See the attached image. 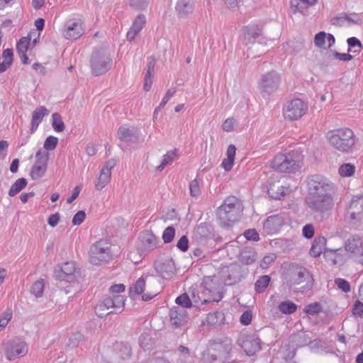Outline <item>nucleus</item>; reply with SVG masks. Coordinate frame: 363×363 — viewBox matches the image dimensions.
Instances as JSON below:
<instances>
[{
  "label": "nucleus",
  "mask_w": 363,
  "mask_h": 363,
  "mask_svg": "<svg viewBox=\"0 0 363 363\" xmlns=\"http://www.w3.org/2000/svg\"><path fill=\"white\" fill-rule=\"evenodd\" d=\"M190 298L191 301L192 306H198L200 303L203 304L207 302L206 299L201 300L200 298L198 291H196L194 289L190 290Z\"/></svg>",
  "instance_id": "13d9d810"
},
{
  "label": "nucleus",
  "mask_w": 363,
  "mask_h": 363,
  "mask_svg": "<svg viewBox=\"0 0 363 363\" xmlns=\"http://www.w3.org/2000/svg\"><path fill=\"white\" fill-rule=\"evenodd\" d=\"M241 346L248 356L253 355L261 349L258 338H247L242 342Z\"/></svg>",
  "instance_id": "7c9ffc66"
},
{
  "label": "nucleus",
  "mask_w": 363,
  "mask_h": 363,
  "mask_svg": "<svg viewBox=\"0 0 363 363\" xmlns=\"http://www.w3.org/2000/svg\"><path fill=\"white\" fill-rule=\"evenodd\" d=\"M327 33L324 31H320L317 33L314 37V44L317 48H325Z\"/></svg>",
  "instance_id": "8fccbe9b"
},
{
  "label": "nucleus",
  "mask_w": 363,
  "mask_h": 363,
  "mask_svg": "<svg viewBox=\"0 0 363 363\" xmlns=\"http://www.w3.org/2000/svg\"><path fill=\"white\" fill-rule=\"evenodd\" d=\"M48 167H32L30 172L31 178L34 180L42 178L47 170Z\"/></svg>",
  "instance_id": "de8ad7c7"
},
{
  "label": "nucleus",
  "mask_w": 363,
  "mask_h": 363,
  "mask_svg": "<svg viewBox=\"0 0 363 363\" xmlns=\"http://www.w3.org/2000/svg\"><path fill=\"white\" fill-rule=\"evenodd\" d=\"M119 355L120 357L123 359H128L131 355V347L128 344H121L120 348H119Z\"/></svg>",
  "instance_id": "bf43d9fd"
},
{
  "label": "nucleus",
  "mask_w": 363,
  "mask_h": 363,
  "mask_svg": "<svg viewBox=\"0 0 363 363\" xmlns=\"http://www.w3.org/2000/svg\"><path fill=\"white\" fill-rule=\"evenodd\" d=\"M117 135L123 142L135 143L138 140L139 133L135 127L123 125L119 128Z\"/></svg>",
  "instance_id": "4be33fe9"
},
{
  "label": "nucleus",
  "mask_w": 363,
  "mask_h": 363,
  "mask_svg": "<svg viewBox=\"0 0 363 363\" xmlns=\"http://www.w3.org/2000/svg\"><path fill=\"white\" fill-rule=\"evenodd\" d=\"M75 270V263L67 262L55 269L54 277L60 281L74 283L76 281Z\"/></svg>",
  "instance_id": "4468645a"
},
{
  "label": "nucleus",
  "mask_w": 363,
  "mask_h": 363,
  "mask_svg": "<svg viewBox=\"0 0 363 363\" xmlns=\"http://www.w3.org/2000/svg\"><path fill=\"white\" fill-rule=\"evenodd\" d=\"M84 337L83 334L79 332H76L69 337L67 345L71 348L77 347L79 342L84 340Z\"/></svg>",
  "instance_id": "09e8293b"
},
{
  "label": "nucleus",
  "mask_w": 363,
  "mask_h": 363,
  "mask_svg": "<svg viewBox=\"0 0 363 363\" xmlns=\"http://www.w3.org/2000/svg\"><path fill=\"white\" fill-rule=\"evenodd\" d=\"M257 259V252L252 247H246L242 250L239 260L243 264L249 265Z\"/></svg>",
  "instance_id": "2f4dec72"
},
{
  "label": "nucleus",
  "mask_w": 363,
  "mask_h": 363,
  "mask_svg": "<svg viewBox=\"0 0 363 363\" xmlns=\"http://www.w3.org/2000/svg\"><path fill=\"white\" fill-rule=\"evenodd\" d=\"M146 23L145 16L143 14H139L133 23V25L128 32L127 33V38L128 40L132 41L135 39V36L143 29Z\"/></svg>",
  "instance_id": "393cba45"
},
{
  "label": "nucleus",
  "mask_w": 363,
  "mask_h": 363,
  "mask_svg": "<svg viewBox=\"0 0 363 363\" xmlns=\"http://www.w3.org/2000/svg\"><path fill=\"white\" fill-rule=\"evenodd\" d=\"M171 324L175 328L184 325L187 321V312L180 306H174L169 311Z\"/></svg>",
  "instance_id": "412c9836"
},
{
  "label": "nucleus",
  "mask_w": 363,
  "mask_h": 363,
  "mask_svg": "<svg viewBox=\"0 0 363 363\" xmlns=\"http://www.w3.org/2000/svg\"><path fill=\"white\" fill-rule=\"evenodd\" d=\"M175 235V229L172 226L167 227L163 232L162 240L164 243L171 242Z\"/></svg>",
  "instance_id": "603ef678"
},
{
  "label": "nucleus",
  "mask_w": 363,
  "mask_h": 363,
  "mask_svg": "<svg viewBox=\"0 0 363 363\" xmlns=\"http://www.w3.org/2000/svg\"><path fill=\"white\" fill-rule=\"evenodd\" d=\"M238 121L234 118H227L222 125V128L225 132H231L234 130Z\"/></svg>",
  "instance_id": "6e6d98bb"
},
{
  "label": "nucleus",
  "mask_w": 363,
  "mask_h": 363,
  "mask_svg": "<svg viewBox=\"0 0 363 363\" xmlns=\"http://www.w3.org/2000/svg\"><path fill=\"white\" fill-rule=\"evenodd\" d=\"M303 235L307 238H312L314 235V227L312 224H306L303 228Z\"/></svg>",
  "instance_id": "774afa93"
},
{
  "label": "nucleus",
  "mask_w": 363,
  "mask_h": 363,
  "mask_svg": "<svg viewBox=\"0 0 363 363\" xmlns=\"http://www.w3.org/2000/svg\"><path fill=\"white\" fill-rule=\"evenodd\" d=\"M334 184L320 175H313L308 182L306 196H334Z\"/></svg>",
  "instance_id": "423d86ee"
},
{
  "label": "nucleus",
  "mask_w": 363,
  "mask_h": 363,
  "mask_svg": "<svg viewBox=\"0 0 363 363\" xmlns=\"http://www.w3.org/2000/svg\"><path fill=\"white\" fill-rule=\"evenodd\" d=\"M324 256L328 261L331 262L333 265L338 266H342L350 259L345 248L327 250L324 252Z\"/></svg>",
  "instance_id": "a211bd4d"
},
{
  "label": "nucleus",
  "mask_w": 363,
  "mask_h": 363,
  "mask_svg": "<svg viewBox=\"0 0 363 363\" xmlns=\"http://www.w3.org/2000/svg\"><path fill=\"white\" fill-rule=\"evenodd\" d=\"M45 282L43 279H40L33 283L30 291L36 298H39L43 296Z\"/></svg>",
  "instance_id": "37998d69"
},
{
  "label": "nucleus",
  "mask_w": 363,
  "mask_h": 363,
  "mask_svg": "<svg viewBox=\"0 0 363 363\" xmlns=\"http://www.w3.org/2000/svg\"><path fill=\"white\" fill-rule=\"evenodd\" d=\"M125 298L119 294L104 298L95 307V313L99 318H104L111 313H121L125 306Z\"/></svg>",
  "instance_id": "0eeeda50"
},
{
  "label": "nucleus",
  "mask_w": 363,
  "mask_h": 363,
  "mask_svg": "<svg viewBox=\"0 0 363 363\" xmlns=\"http://www.w3.org/2000/svg\"><path fill=\"white\" fill-rule=\"evenodd\" d=\"M157 273L164 279H170L176 272L174 262L171 258H164L155 262Z\"/></svg>",
  "instance_id": "dca6fc26"
},
{
  "label": "nucleus",
  "mask_w": 363,
  "mask_h": 363,
  "mask_svg": "<svg viewBox=\"0 0 363 363\" xmlns=\"http://www.w3.org/2000/svg\"><path fill=\"white\" fill-rule=\"evenodd\" d=\"M244 236L247 240L257 241L259 239V234L255 229H249L245 231Z\"/></svg>",
  "instance_id": "338daca9"
},
{
  "label": "nucleus",
  "mask_w": 363,
  "mask_h": 363,
  "mask_svg": "<svg viewBox=\"0 0 363 363\" xmlns=\"http://www.w3.org/2000/svg\"><path fill=\"white\" fill-rule=\"evenodd\" d=\"M175 301L178 305L177 306H180L184 309L186 308H191L192 306L190 296L186 294H183L178 296Z\"/></svg>",
  "instance_id": "49530a36"
},
{
  "label": "nucleus",
  "mask_w": 363,
  "mask_h": 363,
  "mask_svg": "<svg viewBox=\"0 0 363 363\" xmlns=\"http://www.w3.org/2000/svg\"><path fill=\"white\" fill-rule=\"evenodd\" d=\"M83 33L84 28L80 21L70 20L65 23L63 32L65 38L76 40L81 37Z\"/></svg>",
  "instance_id": "aec40b11"
},
{
  "label": "nucleus",
  "mask_w": 363,
  "mask_h": 363,
  "mask_svg": "<svg viewBox=\"0 0 363 363\" xmlns=\"http://www.w3.org/2000/svg\"><path fill=\"white\" fill-rule=\"evenodd\" d=\"M128 1L129 5L136 10L145 9L149 4V0H128Z\"/></svg>",
  "instance_id": "5fc2aeb1"
},
{
  "label": "nucleus",
  "mask_w": 363,
  "mask_h": 363,
  "mask_svg": "<svg viewBox=\"0 0 363 363\" xmlns=\"http://www.w3.org/2000/svg\"><path fill=\"white\" fill-rule=\"evenodd\" d=\"M327 138L333 148L344 153L350 152L355 145V135L353 131L347 128L328 132Z\"/></svg>",
  "instance_id": "7ed1b4c3"
},
{
  "label": "nucleus",
  "mask_w": 363,
  "mask_h": 363,
  "mask_svg": "<svg viewBox=\"0 0 363 363\" xmlns=\"http://www.w3.org/2000/svg\"><path fill=\"white\" fill-rule=\"evenodd\" d=\"M177 149L168 151L164 156L161 164L157 167L158 171H162L167 164H171L177 157Z\"/></svg>",
  "instance_id": "4c0bfd02"
},
{
  "label": "nucleus",
  "mask_w": 363,
  "mask_h": 363,
  "mask_svg": "<svg viewBox=\"0 0 363 363\" xmlns=\"http://www.w3.org/2000/svg\"><path fill=\"white\" fill-rule=\"evenodd\" d=\"M194 7L193 0H178L175 9L179 17L184 18L192 13Z\"/></svg>",
  "instance_id": "bb28decb"
},
{
  "label": "nucleus",
  "mask_w": 363,
  "mask_h": 363,
  "mask_svg": "<svg viewBox=\"0 0 363 363\" xmlns=\"http://www.w3.org/2000/svg\"><path fill=\"white\" fill-rule=\"evenodd\" d=\"M267 192L272 199H281V197L289 192V189L281 184L279 182H277L269 184Z\"/></svg>",
  "instance_id": "c85d7f7f"
},
{
  "label": "nucleus",
  "mask_w": 363,
  "mask_h": 363,
  "mask_svg": "<svg viewBox=\"0 0 363 363\" xmlns=\"http://www.w3.org/2000/svg\"><path fill=\"white\" fill-rule=\"evenodd\" d=\"M291 9L294 13L296 12L303 13L306 6L303 5L301 0H294L291 2Z\"/></svg>",
  "instance_id": "0e129e2a"
},
{
  "label": "nucleus",
  "mask_w": 363,
  "mask_h": 363,
  "mask_svg": "<svg viewBox=\"0 0 363 363\" xmlns=\"http://www.w3.org/2000/svg\"><path fill=\"white\" fill-rule=\"evenodd\" d=\"M36 161L33 167H48L49 153L39 150L35 154Z\"/></svg>",
  "instance_id": "58836bf2"
},
{
  "label": "nucleus",
  "mask_w": 363,
  "mask_h": 363,
  "mask_svg": "<svg viewBox=\"0 0 363 363\" xmlns=\"http://www.w3.org/2000/svg\"><path fill=\"white\" fill-rule=\"evenodd\" d=\"M296 305L291 301L281 302L279 306V311L285 314H291L296 311Z\"/></svg>",
  "instance_id": "c03bdc74"
},
{
  "label": "nucleus",
  "mask_w": 363,
  "mask_h": 363,
  "mask_svg": "<svg viewBox=\"0 0 363 363\" xmlns=\"http://www.w3.org/2000/svg\"><path fill=\"white\" fill-rule=\"evenodd\" d=\"M145 287V281L143 277L139 278L129 289V294L131 297L140 295L144 291Z\"/></svg>",
  "instance_id": "f704fd0d"
},
{
  "label": "nucleus",
  "mask_w": 363,
  "mask_h": 363,
  "mask_svg": "<svg viewBox=\"0 0 363 363\" xmlns=\"http://www.w3.org/2000/svg\"><path fill=\"white\" fill-rule=\"evenodd\" d=\"M175 93H176V89L175 88L169 89L167 91V93L164 95V96L163 97V99H162L161 103L160 104L159 106H157L156 108V111H160L165 106V104L168 102V101L170 99V98L174 95Z\"/></svg>",
  "instance_id": "052dcab7"
},
{
  "label": "nucleus",
  "mask_w": 363,
  "mask_h": 363,
  "mask_svg": "<svg viewBox=\"0 0 363 363\" xmlns=\"http://www.w3.org/2000/svg\"><path fill=\"white\" fill-rule=\"evenodd\" d=\"M139 239L144 250H152L157 247V238L151 231L141 233Z\"/></svg>",
  "instance_id": "5701e85b"
},
{
  "label": "nucleus",
  "mask_w": 363,
  "mask_h": 363,
  "mask_svg": "<svg viewBox=\"0 0 363 363\" xmlns=\"http://www.w3.org/2000/svg\"><path fill=\"white\" fill-rule=\"evenodd\" d=\"M308 105L301 99H295L289 102L284 108V116L290 121L301 118L306 112Z\"/></svg>",
  "instance_id": "f8f14e48"
},
{
  "label": "nucleus",
  "mask_w": 363,
  "mask_h": 363,
  "mask_svg": "<svg viewBox=\"0 0 363 363\" xmlns=\"http://www.w3.org/2000/svg\"><path fill=\"white\" fill-rule=\"evenodd\" d=\"M57 143V138L50 135L46 138L43 147L46 150H53L56 147Z\"/></svg>",
  "instance_id": "4d7b16f0"
},
{
  "label": "nucleus",
  "mask_w": 363,
  "mask_h": 363,
  "mask_svg": "<svg viewBox=\"0 0 363 363\" xmlns=\"http://www.w3.org/2000/svg\"><path fill=\"white\" fill-rule=\"evenodd\" d=\"M285 280L290 288L301 292L312 289L314 279L311 272L304 267L298 264H290L285 272Z\"/></svg>",
  "instance_id": "f257e3e1"
},
{
  "label": "nucleus",
  "mask_w": 363,
  "mask_h": 363,
  "mask_svg": "<svg viewBox=\"0 0 363 363\" xmlns=\"http://www.w3.org/2000/svg\"><path fill=\"white\" fill-rule=\"evenodd\" d=\"M38 35L37 38H35L33 41V45L35 46L37 43L38 39L40 36V33H37L36 31L30 33L28 36L23 37L21 40L17 43L16 50L21 57V60L23 64H28L29 60L28 57L26 55V52L29 48L30 40L32 39L33 35Z\"/></svg>",
  "instance_id": "f3484780"
},
{
  "label": "nucleus",
  "mask_w": 363,
  "mask_h": 363,
  "mask_svg": "<svg viewBox=\"0 0 363 363\" xmlns=\"http://www.w3.org/2000/svg\"><path fill=\"white\" fill-rule=\"evenodd\" d=\"M304 311L306 313L314 315L319 313L322 311V306L319 303L315 302L308 305Z\"/></svg>",
  "instance_id": "864d4df0"
},
{
  "label": "nucleus",
  "mask_w": 363,
  "mask_h": 363,
  "mask_svg": "<svg viewBox=\"0 0 363 363\" xmlns=\"http://www.w3.org/2000/svg\"><path fill=\"white\" fill-rule=\"evenodd\" d=\"M305 203L314 213L323 214L330 211L334 206V196H306Z\"/></svg>",
  "instance_id": "1a4fd4ad"
},
{
  "label": "nucleus",
  "mask_w": 363,
  "mask_h": 363,
  "mask_svg": "<svg viewBox=\"0 0 363 363\" xmlns=\"http://www.w3.org/2000/svg\"><path fill=\"white\" fill-rule=\"evenodd\" d=\"M50 113V111L43 106L36 108L32 113L30 132L33 133L38 128L43 118Z\"/></svg>",
  "instance_id": "b1692460"
},
{
  "label": "nucleus",
  "mask_w": 363,
  "mask_h": 363,
  "mask_svg": "<svg viewBox=\"0 0 363 363\" xmlns=\"http://www.w3.org/2000/svg\"><path fill=\"white\" fill-rule=\"evenodd\" d=\"M270 281V277L267 275H263L259 277L255 284V289L257 293H262L268 286Z\"/></svg>",
  "instance_id": "ea45409f"
},
{
  "label": "nucleus",
  "mask_w": 363,
  "mask_h": 363,
  "mask_svg": "<svg viewBox=\"0 0 363 363\" xmlns=\"http://www.w3.org/2000/svg\"><path fill=\"white\" fill-rule=\"evenodd\" d=\"M349 49L348 52H352L354 53H359L362 49V45L361 42L355 37L349 38L347 40Z\"/></svg>",
  "instance_id": "79ce46f5"
},
{
  "label": "nucleus",
  "mask_w": 363,
  "mask_h": 363,
  "mask_svg": "<svg viewBox=\"0 0 363 363\" xmlns=\"http://www.w3.org/2000/svg\"><path fill=\"white\" fill-rule=\"evenodd\" d=\"M89 262L93 265H102L112 259L111 244L106 240H99L89 249Z\"/></svg>",
  "instance_id": "6e6552de"
},
{
  "label": "nucleus",
  "mask_w": 363,
  "mask_h": 363,
  "mask_svg": "<svg viewBox=\"0 0 363 363\" xmlns=\"http://www.w3.org/2000/svg\"><path fill=\"white\" fill-rule=\"evenodd\" d=\"M326 239L324 237H317L314 239L310 250V254L314 257H319L323 252L326 251Z\"/></svg>",
  "instance_id": "c756f323"
},
{
  "label": "nucleus",
  "mask_w": 363,
  "mask_h": 363,
  "mask_svg": "<svg viewBox=\"0 0 363 363\" xmlns=\"http://www.w3.org/2000/svg\"><path fill=\"white\" fill-rule=\"evenodd\" d=\"M285 217L283 214H276L269 216L263 223V228L268 234L277 233L285 223Z\"/></svg>",
  "instance_id": "6ab92c4d"
},
{
  "label": "nucleus",
  "mask_w": 363,
  "mask_h": 363,
  "mask_svg": "<svg viewBox=\"0 0 363 363\" xmlns=\"http://www.w3.org/2000/svg\"><path fill=\"white\" fill-rule=\"evenodd\" d=\"M86 218V213L84 211H79L72 218V224L74 225H79L82 223Z\"/></svg>",
  "instance_id": "69168bd1"
},
{
  "label": "nucleus",
  "mask_w": 363,
  "mask_h": 363,
  "mask_svg": "<svg viewBox=\"0 0 363 363\" xmlns=\"http://www.w3.org/2000/svg\"><path fill=\"white\" fill-rule=\"evenodd\" d=\"M346 218L353 224L363 220V194L352 198L347 210Z\"/></svg>",
  "instance_id": "ddd939ff"
},
{
  "label": "nucleus",
  "mask_w": 363,
  "mask_h": 363,
  "mask_svg": "<svg viewBox=\"0 0 363 363\" xmlns=\"http://www.w3.org/2000/svg\"><path fill=\"white\" fill-rule=\"evenodd\" d=\"M213 228L207 223L199 224L195 230V235L199 238H208L213 235Z\"/></svg>",
  "instance_id": "72a5a7b5"
},
{
  "label": "nucleus",
  "mask_w": 363,
  "mask_h": 363,
  "mask_svg": "<svg viewBox=\"0 0 363 363\" xmlns=\"http://www.w3.org/2000/svg\"><path fill=\"white\" fill-rule=\"evenodd\" d=\"M360 21V18L357 13L348 14L346 13H342L338 16L333 17L331 19V23L334 26H342L345 24V23H357Z\"/></svg>",
  "instance_id": "a878e982"
},
{
  "label": "nucleus",
  "mask_w": 363,
  "mask_h": 363,
  "mask_svg": "<svg viewBox=\"0 0 363 363\" xmlns=\"http://www.w3.org/2000/svg\"><path fill=\"white\" fill-rule=\"evenodd\" d=\"M350 258L354 262L363 265V245L358 236L350 237L344 244Z\"/></svg>",
  "instance_id": "9d476101"
},
{
  "label": "nucleus",
  "mask_w": 363,
  "mask_h": 363,
  "mask_svg": "<svg viewBox=\"0 0 363 363\" xmlns=\"http://www.w3.org/2000/svg\"><path fill=\"white\" fill-rule=\"evenodd\" d=\"M28 352V347L24 342L18 340H10L7 342L6 354L9 360L25 356Z\"/></svg>",
  "instance_id": "2eb2a0df"
},
{
  "label": "nucleus",
  "mask_w": 363,
  "mask_h": 363,
  "mask_svg": "<svg viewBox=\"0 0 363 363\" xmlns=\"http://www.w3.org/2000/svg\"><path fill=\"white\" fill-rule=\"evenodd\" d=\"M236 152V147L234 145H230L228 147L227 149V158L224 159L222 162L221 166L223 167V169L228 172L231 170L233 164H234V160Z\"/></svg>",
  "instance_id": "473e14b6"
},
{
  "label": "nucleus",
  "mask_w": 363,
  "mask_h": 363,
  "mask_svg": "<svg viewBox=\"0 0 363 363\" xmlns=\"http://www.w3.org/2000/svg\"><path fill=\"white\" fill-rule=\"evenodd\" d=\"M335 283L342 291L347 293L350 291V285L345 279L338 278L335 280Z\"/></svg>",
  "instance_id": "e2e57ef3"
},
{
  "label": "nucleus",
  "mask_w": 363,
  "mask_h": 363,
  "mask_svg": "<svg viewBox=\"0 0 363 363\" xmlns=\"http://www.w3.org/2000/svg\"><path fill=\"white\" fill-rule=\"evenodd\" d=\"M302 155L298 151H291L286 155H277L271 162V167L280 172H293L301 167Z\"/></svg>",
  "instance_id": "39448f33"
},
{
  "label": "nucleus",
  "mask_w": 363,
  "mask_h": 363,
  "mask_svg": "<svg viewBox=\"0 0 363 363\" xmlns=\"http://www.w3.org/2000/svg\"><path fill=\"white\" fill-rule=\"evenodd\" d=\"M28 182L25 178L17 179L11 186L9 191L10 196H14L27 186Z\"/></svg>",
  "instance_id": "e433bc0d"
},
{
  "label": "nucleus",
  "mask_w": 363,
  "mask_h": 363,
  "mask_svg": "<svg viewBox=\"0 0 363 363\" xmlns=\"http://www.w3.org/2000/svg\"><path fill=\"white\" fill-rule=\"evenodd\" d=\"M52 125L56 132H62L65 128L64 122L61 116L58 113H54L52 115Z\"/></svg>",
  "instance_id": "a19ab883"
},
{
  "label": "nucleus",
  "mask_w": 363,
  "mask_h": 363,
  "mask_svg": "<svg viewBox=\"0 0 363 363\" xmlns=\"http://www.w3.org/2000/svg\"><path fill=\"white\" fill-rule=\"evenodd\" d=\"M156 64V60L153 56L148 58V63L147 67V72L145 76V79H152L154 76L155 66Z\"/></svg>",
  "instance_id": "3c124183"
},
{
  "label": "nucleus",
  "mask_w": 363,
  "mask_h": 363,
  "mask_svg": "<svg viewBox=\"0 0 363 363\" xmlns=\"http://www.w3.org/2000/svg\"><path fill=\"white\" fill-rule=\"evenodd\" d=\"M243 206L240 199L231 196L227 197L216 210V216L222 226L231 225L239 220Z\"/></svg>",
  "instance_id": "f03ea898"
},
{
  "label": "nucleus",
  "mask_w": 363,
  "mask_h": 363,
  "mask_svg": "<svg viewBox=\"0 0 363 363\" xmlns=\"http://www.w3.org/2000/svg\"><path fill=\"white\" fill-rule=\"evenodd\" d=\"M190 194L193 197H197L199 196L201 190L199 181L195 179L191 181L189 184Z\"/></svg>",
  "instance_id": "680f3d73"
},
{
  "label": "nucleus",
  "mask_w": 363,
  "mask_h": 363,
  "mask_svg": "<svg viewBox=\"0 0 363 363\" xmlns=\"http://www.w3.org/2000/svg\"><path fill=\"white\" fill-rule=\"evenodd\" d=\"M355 167L351 163H345L339 167V174L342 177H351L354 174Z\"/></svg>",
  "instance_id": "a18cd8bd"
},
{
  "label": "nucleus",
  "mask_w": 363,
  "mask_h": 363,
  "mask_svg": "<svg viewBox=\"0 0 363 363\" xmlns=\"http://www.w3.org/2000/svg\"><path fill=\"white\" fill-rule=\"evenodd\" d=\"M111 172H108V170H101L99 177L97 182L95 184V188L97 190H101L104 189L111 180Z\"/></svg>",
  "instance_id": "c9c22d12"
},
{
  "label": "nucleus",
  "mask_w": 363,
  "mask_h": 363,
  "mask_svg": "<svg viewBox=\"0 0 363 363\" xmlns=\"http://www.w3.org/2000/svg\"><path fill=\"white\" fill-rule=\"evenodd\" d=\"M262 34L261 29L257 26L246 27L243 30V43L249 45L255 43L256 39Z\"/></svg>",
  "instance_id": "cd10ccee"
},
{
  "label": "nucleus",
  "mask_w": 363,
  "mask_h": 363,
  "mask_svg": "<svg viewBox=\"0 0 363 363\" xmlns=\"http://www.w3.org/2000/svg\"><path fill=\"white\" fill-rule=\"evenodd\" d=\"M89 63L93 75L99 76L106 73L112 65L108 49L106 47L96 48L91 53Z\"/></svg>",
  "instance_id": "20e7f679"
},
{
  "label": "nucleus",
  "mask_w": 363,
  "mask_h": 363,
  "mask_svg": "<svg viewBox=\"0 0 363 363\" xmlns=\"http://www.w3.org/2000/svg\"><path fill=\"white\" fill-rule=\"evenodd\" d=\"M280 82L279 74L275 71H271L261 76L258 87L262 93L270 94L278 89Z\"/></svg>",
  "instance_id": "9b49d317"
}]
</instances>
